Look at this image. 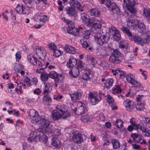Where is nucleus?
I'll return each instance as SVG.
<instances>
[{
  "mask_svg": "<svg viewBox=\"0 0 150 150\" xmlns=\"http://www.w3.org/2000/svg\"><path fill=\"white\" fill-rule=\"evenodd\" d=\"M92 31L94 34V40L97 44L102 45L107 42L109 39V37L106 35H102L101 31L99 29H92Z\"/></svg>",
  "mask_w": 150,
  "mask_h": 150,
  "instance_id": "nucleus-1",
  "label": "nucleus"
},
{
  "mask_svg": "<svg viewBox=\"0 0 150 150\" xmlns=\"http://www.w3.org/2000/svg\"><path fill=\"white\" fill-rule=\"evenodd\" d=\"M41 126L38 129V132L42 133H45L49 132L50 129L49 126L50 124V122L45 118L40 117L39 122Z\"/></svg>",
  "mask_w": 150,
  "mask_h": 150,
  "instance_id": "nucleus-2",
  "label": "nucleus"
},
{
  "mask_svg": "<svg viewBox=\"0 0 150 150\" xmlns=\"http://www.w3.org/2000/svg\"><path fill=\"white\" fill-rule=\"evenodd\" d=\"M124 4L127 10L132 13H134L136 12V9L134 7L135 5L136 4V0H124L123 1Z\"/></svg>",
  "mask_w": 150,
  "mask_h": 150,
  "instance_id": "nucleus-3",
  "label": "nucleus"
},
{
  "mask_svg": "<svg viewBox=\"0 0 150 150\" xmlns=\"http://www.w3.org/2000/svg\"><path fill=\"white\" fill-rule=\"evenodd\" d=\"M113 52L109 58V60L112 63L116 64L120 63L121 61L119 59L118 57L120 55V53L117 50H112Z\"/></svg>",
  "mask_w": 150,
  "mask_h": 150,
  "instance_id": "nucleus-4",
  "label": "nucleus"
},
{
  "mask_svg": "<svg viewBox=\"0 0 150 150\" xmlns=\"http://www.w3.org/2000/svg\"><path fill=\"white\" fill-rule=\"evenodd\" d=\"M113 50V49L110 47H98L96 49V51L98 55L103 57L109 54L108 51V50Z\"/></svg>",
  "mask_w": 150,
  "mask_h": 150,
  "instance_id": "nucleus-5",
  "label": "nucleus"
},
{
  "mask_svg": "<svg viewBox=\"0 0 150 150\" xmlns=\"http://www.w3.org/2000/svg\"><path fill=\"white\" fill-rule=\"evenodd\" d=\"M37 14L39 17L38 18L39 22H37L34 25V27L35 28H39L45 24V22L47 20V16L46 15H42V13H40H40H38Z\"/></svg>",
  "mask_w": 150,
  "mask_h": 150,
  "instance_id": "nucleus-6",
  "label": "nucleus"
},
{
  "mask_svg": "<svg viewBox=\"0 0 150 150\" xmlns=\"http://www.w3.org/2000/svg\"><path fill=\"white\" fill-rule=\"evenodd\" d=\"M88 23H86V25L88 27H92L94 28H100L101 22L100 20L96 18L90 19Z\"/></svg>",
  "mask_w": 150,
  "mask_h": 150,
  "instance_id": "nucleus-7",
  "label": "nucleus"
},
{
  "mask_svg": "<svg viewBox=\"0 0 150 150\" xmlns=\"http://www.w3.org/2000/svg\"><path fill=\"white\" fill-rule=\"evenodd\" d=\"M35 52L37 57L41 59H44L46 55V50L42 47H38L35 49Z\"/></svg>",
  "mask_w": 150,
  "mask_h": 150,
  "instance_id": "nucleus-8",
  "label": "nucleus"
},
{
  "mask_svg": "<svg viewBox=\"0 0 150 150\" xmlns=\"http://www.w3.org/2000/svg\"><path fill=\"white\" fill-rule=\"evenodd\" d=\"M49 76L50 78L54 79L55 81L57 83L62 82L64 79L62 75L59 76L58 73L54 71L50 72Z\"/></svg>",
  "mask_w": 150,
  "mask_h": 150,
  "instance_id": "nucleus-9",
  "label": "nucleus"
},
{
  "mask_svg": "<svg viewBox=\"0 0 150 150\" xmlns=\"http://www.w3.org/2000/svg\"><path fill=\"white\" fill-rule=\"evenodd\" d=\"M29 115L31 118V122L33 124H36L39 121L40 117L38 116V114L34 109H31L30 111Z\"/></svg>",
  "mask_w": 150,
  "mask_h": 150,
  "instance_id": "nucleus-10",
  "label": "nucleus"
},
{
  "mask_svg": "<svg viewBox=\"0 0 150 150\" xmlns=\"http://www.w3.org/2000/svg\"><path fill=\"white\" fill-rule=\"evenodd\" d=\"M69 4L71 6L76 7L77 10L82 12L83 11L84 7L82 6L80 2L76 0H70Z\"/></svg>",
  "mask_w": 150,
  "mask_h": 150,
  "instance_id": "nucleus-11",
  "label": "nucleus"
},
{
  "mask_svg": "<svg viewBox=\"0 0 150 150\" xmlns=\"http://www.w3.org/2000/svg\"><path fill=\"white\" fill-rule=\"evenodd\" d=\"M74 105H72L71 106L72 109L74 112L78 115H82L85 113L86 111V108L82 105L76 109L74 108Z\"/></svg>",
  "mask_w": 150,
  "mask_h": 150,
  "instance_id": "nucleus-12",
  "label": "nucleus"
},
{
  "mask_svg": "<svg viewBox=\"0 0 150 150\" xmlns=\"http://www.w3.org/2000/svg\"><path fill=\"white\" fill-rule=\"evenodd\" d=\"M123 104L127 110L129 111L133 110L136 107L135 104L129 99H127L124 101Z\"/></svg>",
  "mask_w": 150,
  "mask_h": 150,
  "instance_id": "nucleus-13",
  "label": "nucleus"
},
{
  "mask_svg": "<svg viewBox=\"0 0 150 150\" xmlns=\"http://www.w3.org/2000/svg\"><path fill=\"white\" fill-rule=\"evenodd\" d=\"M125 78L126 79L129 83L133 85L134 87H139V83L137 81L134 80V77L133 75H127Z\"/></svg>",
  "mask_w": 150,
  "mask_h": 150,
  "instance_id": "nucleus-14",
  "label": "nucleus"
},
{
  "mask_svg": "<svg viewBox=\"0 0 150 150\" xmlns=\"http://www.w3.org/2000/svg\"><path fill=\"white\" fill-rule=\"evenodd\" d=\"M66 13L70 16H77V12L75 8L72 6H68L65 9Z\"/></svg>",
  "mask_w": 150,
  "mask_h": 150,
  "instance_id": "nucleus-15",
  "label": "nucleus"
},
{
  "mask_svg": "<svg viewBox=\"0 0 150 150\" xmlns=\"http://www.w3.org/2000/svg\"><path fill=\"white\" fill-rule=\"evenodd\" d=\"M101 4H105L107 7L110 8V10L111 11L114 9L117 6L116 3H111L110 0H101Z\"/></svg>",
  "mask_w": 150,
  "mask_h": 150,
  "instance_id": "nucleus-16",
  "label": "nucleus"
},
{
  "mask_svg": "<svg viewBox=\"0 0 150 150\" xmlns=\"http://www.w3.org/2000/svg\"><path fill=\"white\" fill-rule=\"evenodd\" d=\"M110 32L113 36L114 39L119 41L120 39L121 35L117 29H111Z\"/></svg>",
  "mask_w": 150,
  "mask_h": 150,
  "instance_id": "nucleus-17",
  "label": "nucleus"
},
{
  "mask_svg": "<svg viewBox=\"0 0 150 150\" xmlns=\"http://www.w3.org/2000/svg\"><path fill=\"white\" fill-rule=\"evenodd\" d=\"M144 124L146 125V123H145V120L142 121V122H140L138 125H137L138 129H139L143 132H146L145 135L147 136H150V134L148 132H146V125H145Z\"/></svg>",
  "mask_w": 150,
  "mask_h": 150,
  "instance_id": "nucleus-18",
  "label": "nucleus"
},
{
  "mask_svg": "<svg viewBox=\"0 0 150 150\" xmlns=\"http://www.w3.org/2000/svg\"><path fill=\"white\" fill-rule=\"evenodd\" d=\"M77 63V61L75 58L72 57H71L67 62V66L68 68H71L75 66Z\"/></svg>",
  "mask_w": 150,
  "mask_h": 150,
  "instance_id": "nucleus-19",
  "label": "nucleus"
},
{
  "mask_svg": "<svg viewBox=\"0 0 150 150\" xmlns=\"http://www.w3.org/2000/svg\"><path fill=\"white\" fill-rule=\"evenodd\" d=\"M83 73L82 78L84 80L87 81L92 76L91 71L89 69L84 70Z\"/></svg>",
  "mask_w": 150,
  "mask_h": 150,
  "instance_id": "nucleus-20",
  "label": "nucleus"
},
{
  "mask_svg": "<svg viewBox=\"0 0 150 150\" xmlns=\"http://www.w3.org/2000/svg\"><path fill=\"white\" fill-rule=\"evenodd\" d=\"M137 103L136 105V109L137 110L142 111L144 108L145 104L143 102L141 101L139 98L137 97Z\"/></svg>",
  "mask_w": 150,
  "mask_h": 150,
  "instance_id": "nucleus-21",
  "label": "nucleus"
},
{
  "mask_svg": "<svg viewBox=\"0 0 150 150\" xmlns=\"http://www.w3.org/2000/svg\"><path fill=\"white\" fill-rule=\"evenodd\" d=\"M130 39L132 40H133L135 42H137L138 44L142 45H143L145 43L144 40L138 35L132 36Z\"/></svg>",
  "mask_w": 150,
  "mask_h": 150,
  "instance_id": "nucleus-22",
  "label": "nucleus"
},
{
  "mask_svg": "<svg viewBox=\"0 0 150 150\" xmlns=\"http://www.w3.org/2000/svg\"><path fill=\"white\" fill-rule=\"evenodd\" d=\"M39 132L34 131L31 132L30 134V137L28 138V140L30 142L36 141L37 137L39 136V135L38 134Z\"/></svg>",
  "mask_w": 150,
  "mask_h": 150,
  "instance_id": "nucleus-23",
  "label": "nucleus"
},
{
  "mask_svg": "<svg viewBox=\"0 0 150 150\" xmlns=\"http://www.w3.org/2000/svg\"><path fill=\"white\" fill-rule=\"evenodd\" d=\"M73 142L77 144H80L83 141V139L80 134L77 133L74 135L72 137Z\"/></svg>",
  "mask_w": 150,
  "mask_h": 150,
  "instance_id": "nucleus-24",
  "label": "nucleus"
},
{
  "mask_svg": "<svg viewBox=\"0 0 150 150\" xmlns=\"http://www.w3.org/2000/svg\"><path fill=\"white\" fill-rule=\"evenodd\" d=\"M79 74V70L78 68L75 67L72 69L71 71H69V74L72 77L75 78L78 76Z\"/></svg>",
  "mask_w": 150,
  "mask_h": 150,
  "instance_id": "nucleus-25",
  "label": "nucleus"
},
{
  "mask_svg": "<svg viewBox=\"0 0 150 150\" xmlns=\"http://www.w3.org/2000/svg\"><path fill=\"white\" fill-rule=\"evenodd\" d=\"M81 18L83 23L86 25V23H88L90 19L92 18H90L88 16L86 13H82L81 14Z\"/></svg>",
  "mask_w": 150,
  "mask_h": 150,
  "instance_id": "nucleus-26",
  "label": "nucleus"
},
{
  "mask_svg": "<svg viewBox=\"0 0 150 150\" xmlns=\"http://www.w3.org/2000/svg\"><path fill=\"white\" fill-rule=\"evenodd\" d=\"M52 139V144L54 146L57 148L61 147V144L59 139L55 137H53Z\"/></svg>",
  "mask_w": 150,
  "mask_h": 150,
  "instance_id": "nucleus-27",
  "label": "nucleus"
},
{
  "mask_svg": "<svg viewBox=\"0 0 150 150\" xmlns=\"http://www.w3.org/2000/svg\"><path fill=\"white\" fill-rule=\"evenodd\" d=\"M71 96V99L72 100H75L79 99L81 96V94L77 91L69 94Z\"/></svg>",
  "mask_w": 150,
  "mask_h": 150,
  "instance_id": "nucleus-28",
  "label": "nucleus"
},
{
  "mask_svg": "<svg viewBox=\"0 0 150 150\" xmlns=\"http://www.w3.org/2000/svg\"><path fill=\"white\" fill-rule=\"evenodd\" d=\"M64 49L67 52L69 53L74 54L76 52V50L75 48L68 45H65Z\"/></svg>",
  "mask_w": 150,
  "mask_h": 150,
  "instance_id": "nucleus-29",
  "label": "nucleus"
},
{
  "mask_svg": "<svg viewBox=\"0 0 150 150\" xmlns=\"http://www.w3.org/2000/svg\"><path fill=\"white\" fill-rule=\"evenodd\" d=\"M52 115V118L54 120H57L61 117L60 114L57 111H53Z\"/></svg>",
  "mask_w": 150,
  "mask_h": 150,
  "instance_id": "nucleus-30",
  "label": "nucleus"
},
{
  "mask_svg": "<svg viewBox=\"0 0 150 150\" xmlns=\"http://www.w3.org/2000/svg\"><path fill=\"white\" fill-rule=\"evenodd\" d=\"M113 93L114 94H118L120 93L122 91L120 85H115L112 89Z\"/></svg>",
  "mask_w": 150,
  "mask_h": 150,
  "instance_id": "nucleus-31",
  "label": "nucleus"
},
{
  "mask_svg": "<svg viewBox=\"0 0 150 150\" xmlns=\"http://www.w3.org/2000/svg\"><path fill=\"white\" fill-rule=\"evenodd\" d=\"M115 72L113 73L114 75L117 74L121 79H123L125 77H126L127 75V74L124 71L120 70H116L115 71Z\"/></svg>",
  "mask_w": 150,
  "mask_h": 150,
  "instance_id": "nucleus-32",
  "label": "nucleus"
},
{
  "mask_svg": "<svg viewBox=\"0 0 150 150\" xmlns=\"http://www.w3.org/2000/svg\"><path fill=\"white\" fill-rule=\"evenodd\" d=\"M113 82V80L112 79H107L105 83V87L107 89H109L112 86Z\"/></svg>",
  "mask_w": 150,
  "mask_h": 150,
  "instance_id": "nucleus-33",
  "label": "nucleus"
},
{
  "mask_svg": "<svg viewBox=\"0 0 150 150\" xmlns=\"http://www.w3.org/2000/svg\"><path fill=\"white\" fill-rule=\"evenodd\" d=\"M138 31L142 34H145L147 35L146 39L150 40V35H149V31L147 30V29H139Z\"/></svg>",
  "mask_w": 150,
  "mask_h": 150,
  "instance_id": "nucleus-34",
  "label": "nucleus"
},
{
  "mask_svg": "<svg viewBox=\"0 0 150 150\" xmlns=\"http://www.w3.org/2000/svg\"><path fill=\"white\" fill-rule=\"evenodd\" d=\"M91 16L98 17L100 16V12L96 8H92L90 10Z\"/></svg>",
  "mask_w": 150,
  "mask_h": 150,
  "instance_id": "nucleus-35",
  "label": "nucleus"
},
{
  "mask_svg": "<svg viewBox=\"0 0 150 150\" xmlns=\"http://www.w3.org/2000/svg\"><path fill=\"white\" fill-rule=\"evenodd\" d=\"M111 143L112 144L113 147L114 149H118L120 147V143L119 141L116 139H112Z\"/></svg>",
  "mask_w": 150,
  "mask_h": 150,
  "instance_id": "nucleus-36",
  "label": "nucleus"
},
{
  "mask_svg": "<svg viewBox=\"0 0 150 150\" xmlns=\"http://www.w3.org/2000/svg\"><path fill=\"white\" fill-rule=\"evenodd\" d=\"M49 76V75L47 73L45 72H43L41 73L40 78L42 81L45 82L47 80Z\"/></svg>",
  "mask_w": 150,
  "mask_h": 150,
  "instance_id": "nucleus-37",
  "label": "nucleus"
},
{
  "mask_svg": "<svg viewBox=\"0 0 150 150\" xmlns=\"http://www.w3.org/2000/svg\"><path fill=\"white\" fill-rule=\"evenodd\" d=\"M68 33L76 35L79 31L80 29H67Z\"/></svg>",
  "mask_w": 150,
  "mask_h": 150,
  "instance_id": "nucleus-38",
  "label": "nucleus"
},
{
  "mask_svg": "<svg viewBox=\"0 0 150 150\" xmlns=\"http://www.w3.org/2000/svg\"><path fill=\"white\" fill-rule=\"evenodd\" d=\"M44 84L45 86L44 93H47L52 90V86L49 83H45Z\"/></svg>",
  "mask_w": 150,
  "mask_h": 150,
  "instance_id": "nucleus-39",
  "label": "nucleus"
},
{
  "mask_svg": "<svg viewBox=\"0 0 150 150\" xmlns=\"http://www.w3.org/2000/svg\"><path fill=\"white\" fill-rule=\"evenodd\" d=\"M123 123L124 122L122 120L118 119L116 120L115 125L117 128L120 129L122 127Z\"/></svg>",
  "mask_w": 150,
  "mask_h": 150,
  "instance_id": "nucleus-40",
  "label": "nucleus"
},
{
  "mask_svg": "<svg viewBox=\"0 0 150 150\" xmlns=\"http://www.w3.org/2000/svg\"><path fill=\"white\" fill-rule=\"evenodd\" d=\"M23 7V5L22 4H18L15 8L16 13L19 14H22Z\"/></svg>",
  "mask_w": 150,
  "mask_h": 150,
  "instance_id": "nucleus-41",
  "label": "nucleus"
},
{
  "mask_svg": "<svg viewBox=\"0 0 150 150\" xmlns=\"http://www.w3.org/2000/svg\"><path fill=\"white\" fill-rule=\"evenodd\" d=\"M81 120L84 122H87L91 120L90 117L88 115H86L81 117Z\"/></svg>",
  "mask_w": 150,
  "mask_h": 150,
  "instance_id": "nucleus-42",
  "label": "nucleus"
},
{
  "mask_svg": "<svg viewBox=\"0 0 150 150\" xmlns=\"http://www.w3.org/2000/svg\"><path fill=\"white\" fill-rule=\"evenodd\" d=\"M56 108L59 111L62 112L67 110V107L64 105H57L56 107Z\"/></svg>",
  "mask_w": 150,
  "mask_h": 150,
  "instance_id": "nucleus-43",
  "label": "nucleus"
},
{
  "mask_svg": "<svg viewBox=\"0 0 150 150\" xmlns=\"http://www.w3.org/2000/svg\"><path fill=\"white\" fill-rule=\"evenodd\" d=\"M143 15L148 19L150 20V9H144Z\"/></svg>",
  "mask_w": 150,
  "mask_h": 150,
  "instance_id": "nucleus-44",
  "label": "nucleus"
},
{
  "mask_svg": "<svg viewBox=\"0 0 150 150\" xmlns=\"http://www.w3.org/2000/svg\"><path fill=\"white\" fill-rule=\"evenodd\" d=\"M34 65H36V66L38 67H44V65L45 64V62L44 60H42L40 61L37 59V61H36L35 62Z\"/></svg>",
  "mask_w": 150,
  "mask_h": 150,
  "instance_id": "nucleus-45",
  "label": "nucleus"
},
{
  "mask_svg": "<svg viewBox=\"0 0 150 150\" xmlns=\"http://www.w3.org/2000/svg\"><path fill=\"white\" fill-rule=\"evenodd\" d=\"M33 0H24L25 4L29 8H31L33 6Z\"/></svg>",
  "mask_w": 150,
  "mask_h": 150,
  "instance_id": "nucleus-46",
  "label": "nucleus"
},
{
  "mask_svg": "<svg viewBox=\"0 0 150 150\" xmlns=\"http://www.w3.org/2000/svg\"><path fill=\"white\" fill-rule=\"evenodd\" d=\"M131 137H132L134 141L135 142L139 143V140H137L138 138L140 139V136L136 133H134L131 134Z\"/></svg>",
  "mask_w": 150,
  "mask_h": 150,
  "instance_id": "nucleus-47",
  "label": "nucleus"
},
{
  "mask_svg": "<svg viewBox=\"0 0 150 150\" xmlns=\"http://www.w3.org/2000/svg\"><path fill=\"white\" fill-rule=\"evenodd\" d=\"M90 35V31L89 30H86L83 32V36L84 38L87 39L89 38Z\"/></svg>",
  "mask_w": 150,
  "mask_h": 150,
  "instance_id": "nucleus-48",
  "label": "nucleus"
},
{
  "mask_svg": "<svg viewBox=\"0 0 150 150\" xmlns=\"http://www.w3.org/2000/svg\"><path fill=\"white\" fill-rule=\"evenodd\" d=\"M132 124V125L133 126L134 128V129H138V127L137 126V125L136 123V122L135 121V119L134 118H132L129 121Z\"/></svg>",
  "mask_w": 150,
  "mask_h": 150,
  "instance_id": "nucleus-49",
  "label": "nucleus"
},
{
  "mask_svg": "<svg viewBox=\"0 0 150 150\" xmlns=\"http://www.w3.org/2000/svg\"><path fill=\"white\" fill-rule=\"evenodd\" d=\"M107 100L109 104L110 105V104H113L114 102V99L109 95L108 94L106 95Z\"/></svg>",
  "mask_w": 150,
  "mask_h": 150,
  "instance_id": "nucleus-50",
  "label": "nucleus"
},
{
  "mask_svg": "<svg viewBox=\"0 0 150 150\" xmlns=\"http://www.w3.org/2000/svg\"><path fill=\"white\" fill-rule=\"evenodd\" d=\"M48 48L53 51H54L57 49V46L53 43H49L47 45Z\"/></svg>",
  "mask_w": 150,
  "mask_h": 150,
  "instance_id": "nucleus-51",
  "label": "nucleus"
},
{
  "mask_svg": "<svg viewBox=\"0 0 150 150\" xmlns=\"http://www.w3.org/2000/svg\"><path fill=\"white\" fill-rule=\"evenodd\" d=\"M127 25L129 28H131L133 27V28H134L135 27H136L134 23L132 21L129 20V19L127 21Z\"/></svg>",
  "mask_w": 150,
  "mask_h": 150,
  "instance_id": "nucleus-52",
  "label": "nucleus"
},
{
  "mask_svg": "<svg viewBox=\"0 0 150 150\" xmlns=\"http://www.w3.org/2000/svg\"><path fill=\"white\" fill-rule=\"evenodd\" d=\"M65 150H76V147L75 146L71 145H68L65 147Z\"/></svg>",
  "mask_w": 150,
  "mask_h": 150,
  "instance_id": "nucleus-53",
  "label": "nucleus"
},
{
  "mask_svg": "<svg viewBox=\"0 0 150 150\" xmlns=\"http://www.w3.org/2000/svg\"><path fill=\"white\" fill-rule=\"evenodd\" d=\"M98 99L97 98L96 96H95L94 97L92 98L89 100L90 102L92 103V105H94L96 104L98 102Z\"/></svg>",
  "mask_w": 150,
  "mask_h": 150,
  "instance_id": "nucleus-54",
  "label": "nucleus"
},
{
  "mask_svg": "<svg viewBox=\"0 0 150 150\" xmlns=\"http://www.w3.org/2000/svg\"><path fill=\"white\" fill-rule=\"evenodd\" d=\"M66 24L68 26V28H74L75 27L74 22L71 21L69 20Z\"/></svg>",
  "mask_w": 150,
  "mask_h": 150,
  "instance_id": "nucleus-55",
  "label": "nucleus"
},
{
  "mask_svg": "<svg viewBox=\"0 0 150 150\" xmlns=\"http://www.w3.org/2000/svg\"><path fill=\"white\" fill-rule=\"evenodd\" d=\"M122 30L126 33L128 36L132 37V34L128 29H122Z\"/></svg>",
  "mask_w": 150,
  "mask_h": 150,
  "instance_id": "nucleus-56",
  "label": "nucleus"
},
{
  "mask_svg": "<svg viewBox=\"0 0 150 150\" xmlns=\"http://www.w3.org/2000/svg\"><path fill=\"white\" fill-rule=\"evenodd\" d=\"M62 117L63 118H65L67 117H68L69 116V113L67 111V110L64 111L62 112Z\"/></svg>",
  "mask_w": 150,
  "mask_h": 150,
  "instance_id": "nucleus-57",
  "label": "nucleus"
},
{
  "mask_svg": "<svg viewBox=\"0 0 150 150\" xmlns=\"http://www.w3.org/2000/svg\"><path fill=\"white\" fill-rule=\"evenodd\" d=\"M53 51V55L56 57H59L61 54V51L59 50L55 49Z\"/></svg>",
  "mask_w": 150,
  "mask_h": 150,
  "instance_id": "nucleus-58",
  "label": "nucleus"
},
{
  "mask_svg": "<svg viewBox=\"0 0 150 150\" xmlns=\"http://www.w3.org/2000/svg\"><path fill=\"white\" fill-rule=\"evenodd\" d=\"M111 11L114 14H120V9L119 8V7L117 6L114 9H113Z\"/></svg>",
  "mask_w": 150,
  "mask_h": 150,
  "instance_id": "nucleus-59",
  "label": "nucleus"
},
{
  "mask_svg": "<svg viewBox=\"0 0 150 150\" xmlns=\"http://www.w3.org/2000/svg\"><path fill=\"white\" fill-rule=\"evenodd\" d=\"M28 59L29 61H30L31 63L33 64H35V62L36 61H37V58H35V57H28Z\"/></svg>",
  "mask_w": 150,
  "mask_h": 150,
  "instance_id": "nucleus-60",
  "label": "nucleus"
},
{
  "mask_svg": "<svg viewBox=\"0 0 150 150\" xmlns=\"http://www.w3.org/2000/svg\"><path fill=\"white\" fill-rule=\"evenodd\" d=\"M43 100L48 102H50L51 101V98L49 96L45 95L43 97Z\"/></svg>",
  "mask_w": 150,
  "mask_h": 150,
  "instance_id": "nucleus-61",
  "label": "nucleus"
},
{
  "mask_svg": "<svg viewBox=\"0 0 150 150\" xmlns=\"http://www.w3.org/2000/svg\"><path fill=\"white\" fill-rule=\"evenodd\" d=\"M89 60L91 62V64L94 65L96 63V61L95 58L93 57H91L89 58Z\"/></svg>",
  "mask_w": 150,
  "mask_h": 150,
  "instance_id": "nucleus-62",
  "label": "nucleus"
},
{
  "mask_svg": "<svg viewBox=\"0 0 150 150\" xmlns=\"http://www.w3.org/2000/svg\"><path fill=\"white\" fill-rule=\"evenodd\" d=\"M42 136L40 135V137L41 139L43 141H44V142H47V136L45 134H43V133H42Z\"/></svg>",
  "mask_w": 150,
  "mask_h": 150,
  "instance_id": "nucleus-63",
  "label": "nucleus"
},
{
  "mask_svg": "<svg viewBox=\"0 0 150 150\" xmlns=\"http://www.w3.org/2000/svg\"><path fill=\"white\" fill-rule=\"evenodd\" d=\"M144 120L145 123H146V126L148 127H150V119L146 118Z\"/></svg>",
  "mask_w": 150,
  "mask_h": 150,
  "instance_id": "nucleus-64",
  "label": "nucleus"
}]
</instances>
